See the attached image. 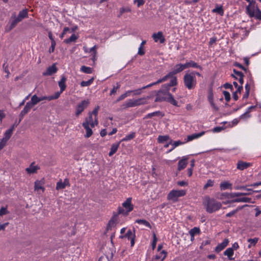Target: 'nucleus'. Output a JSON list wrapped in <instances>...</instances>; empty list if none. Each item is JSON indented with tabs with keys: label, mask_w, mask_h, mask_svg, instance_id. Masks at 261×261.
Listing matches in <instances>:
<instances>
[{
	"label": "nucleus",
	"mask_w": 261,
	"mask_h": 261,
	"mask_svg": "<svg viewBox=\"0 0 261 261\" xmlns=\"http://www.w3.org/2000/svg\"><path fill=\"white\" fill-rule=\"evenodd\" d=\"M184 69H185L184 64H177L174 66L171 71L169 72L162 78L159 79L157 81V83H161L162 82H165L167 81L168 79L171 78L169 84H168V85H166V86L167 87L168 86H175L177 83V78L176 77L174 76V75L182 71Z\"/></svg>",
	"instance_id": "f257e3e1"
},
{
	"label": "nucleus",
	"mask_w": 261,
	"mask_h": 261,
	"mask_svg": "<svg viewBox=\"0 0 261 261\" xmlns=\"http://www.w3.org/2000/svg\"><path fill=\"white\" fill-rule=\"evenodd\" d=\"M183 80L184 85L188 90H192L196 87L197 79L194 71L186 72L184 76Z\"/></svg>",
	"instance_id": "f03ea898"
},
{
	"label": "nucleus",
	"mask_w": 261,
	"mask_h": 261,
	"mask_svg": "<svg viewBox=\"0 0 261 261\" xmlns=\"http://www.w3.org/2000/svg\"><path fill=\"white\" fill-rule=\"evenodd\" d=\"M203 204L206 212L209 213H212L220 210L222 206V204L220 202L210 198L205 199Z\"/></svg>",
	"instance_id": "7ed1b4c3"
},
{
	"label": "nucleus",
	"mask_w": 261,
	"mask_h": 261,
	"mask_svg": "<svg viewBox=\"0 0 261 261\" xmlns=\"http://www.w3.org/2000/svg\"><path fill=\"white\" fill-rule=\"evenodd\" d=\"M246 11L250 17H255L258 19H261V11L258 9L255 2H251L246 7Z\"/></svg>",
	"instance_id": "20e7f679"
},
{
	"label": "nucleus",
	"mask_w": 261,
	"mask_h": 261,
	"mask_svg": "<svg viewBox=\"0 0 261 261\" xmlns=\"http://www.w3.org/2000/svg\"><path fill=\"white\" fill-rule=\"evenodd\" d=\"M186 194L185 190H172L167 195V199L174 202L178 200L179 197L184 196Z\"/></svg>",
	"instance_id": "39448f33"
},
{
	"label": "nucleus",
	"mask_w": 261,
	"mask_h": 261,
	"mask_svg": "<svg viewBox=\"0 0 261 261\" xmlns=\"http://www.w3.org/2000/svg\"><path fill=\"white\" fill-rule=\"evenodd\" d=\"M168 84L164 85L162 89L159 90L158 93L156 94V98L155 99V101H162L164 100H167L168 96H169V89L171 86L166 87V85Z\"/></svg>",
	"instance_id": "423d86ee"
},
{
	"label": "nucleus",
	"mask_w": 261,
	"mask_h": 261,
	"mask_svg": "<svg viewBox=\"0 0 261 261\" xmlns=\"http://www.w3.org/2000/svg\"><path fill=\"white\" fill-rule=\"evenodd\" d=\"M146 102L145 98H141L137 99H130L127 100L123 105L124 109L127 108L135 107L141 105L145 104Z\"/></svg>",
	"instance_id": "0eeeda50"
},
{
	"label": "nucleus",
	"mask_w": 261,
	"mask_h": 261,
	"mask_svg": "<svg viewBox=\"0 0 261 261\" xmlns=\"http://www.w3.org/2000/svg\"><path fill=\"white\" fill-rule=\"evenodd\" d=\"M122 206L124 208H125L126 212H125V211L123 210V208L119 207V214H124L125 215H127L129 212L133 211L134 208V206L132 204V198H127L126 200L122 203Z\"/></svg>",
	"instance_id": "6e6552de"
},
{
	"label": "nucleus",
	"mask_w": 261,
	"mask_h": 261,
	"mask_svg": "<svg viewBox=\"0 0 261 261\" xmlns=\"http://www.w3.org/2000/svg\"><path fill=\"white\" fill-rule=\"evenodd\" d=\"M90 101L88 99L82 100L78 103L76 107L75 115L78 116L89 106Z\"/></svg>",
	"instance_id": "1a4fd4ad"
},
{
	"label": "nucleus",
	"mask_w": 261,
	"mask_h": 261,
	"mask_svg": "<svg viewBox=\"0 0 261 261\" xmlns=\"http://www.w3.org/2000/svg\"><path fill=\"white\" fill-rule=\"evenodd\" d=\"M82 124H87V125H90L91 127H94L98 124V121L96 118H95L94 120L92 113H89V116L86 118L85 121Z\"/></svg>",
	"instance_id": "9d476101"
},
{
	"label": "nucleus",
	"mask_w": 261,
	"mask_h": 261,
	"mask_svg": "<svg viewBox=\"0 0 261 261\" xmlns=\"http://www.w3.org/2000/svg\"><path fill=\"white\" fill-rule=\"evenodd\" d=\"M155 42H159L160 43H163L165 41V37L162 32H158L156 33H153L152 36Z\"/></svg>",
	"instance_id": "9b49d317"
},
{
	"label": "nucleus",
	"mask_w": 261,
	"mask_h": 261,
	"mask_svg": "<svg viewBox=\"0 0 261 261\" xmlns=\"http://www.w3.org/2000/svg\"><path fill=\"white\" fill-rule=\"evenodd\" d=\"M229 240L228 239H225L223 242L220 244H219L215 249V251L219 253L222 250H223L229 244Z\"/></svg>",
	"instance_id": "f8f14e48"
},
{
	"label": "nucleus",
	"mask_w": 261,
	"mask_h": 261,
	"mask_svg": "<svg viewBox=\"0 0 261 261\" xmlns=\"http://www.w3.org/2000/svg\"><path fill=\"white\" fill-rule=\"evenodd\" d=\"M58 68L56 66V64H53L51 66H49L46 70L43 73L44 76L51 75L57 72Z\"/></svg>",
	"instance_id": "ddd939ff"
},
{
	"label": "nucleus",
	"mask_w": 261,
	"mask_h": 261,
	"mask_svg": "<svg viewBox=\"0 0 261 261\" xmlns=\"http://www.w3.org/2000/svg\"><path fill=\"white\" fill-rule=\"evenodd\" d=\"M66 186H69V180L67 178H65L64 180V181H63L61 179L57 183L56 190H62V189L65 188V187Z\"/></svg>",
	"instance_id": "4468645a"
},
{
	"label": "nucleus",
	"mask_w": 261,
	"mask_h": 261,
	"mask_svg": "<svg viewBox=\"0 0 261 261\" xmlns=\"http://www.w3.org/2000/svg\"><path fill=\"white\" fill-rule=\"evenodd\" d=\"M39 169V167L36 165L33 162L31 164L29 167L25 169L26 172L29 174H34L37 173V171Z\"/></svg>",
	"instance_id": "2eb2a0df"
},
{
	"label": "nucleus",
	"mask_w": 261,
	"mask_h": 261,
	"mask_svg": "<svg viewBox=\"0 0 261 261\" xmlns=\"http://www.w3.org/2000/svg\"><path fill=\"white\" fill-rule=\"evenodd\" d=\"M184 66L185 69L188 68H198L200 69V70H202V67L200 65H198L197 63L192 60L186 62L184 64Z\"/></svg>",
	"instance_id": "dca6fc26"
},
{
	"label": "nucleus",
	"mask_w": 261,
	"mask_h": 261,
	"mask_svg": "<svg viewBox=\"0 0 261 261\" xmlns=\"http://www.w3.org/2000/svg\"><path fill=\"white\" fill-rule=\"evenodd\" d=\"M33 108V106L29 102H27L23 109L21 111L19 116L21 119H22L24 116L28 113Z\"/></svg>",
	"instance_id": "f3484780"
},
{
	"label": "nucleus",
	"mask_w": 261,
	"mask_h": 261,
	"mask_svg": "<svg viewBox=\"0 0 261 261\" xmlns=\"http://www.w3.org/2000/svg\"><path fill=\"white\" fill-rule=\"evenodd\" d=\"M231 202H248V203H253L251 201V198L249 197H238L235 198L231 201Z\"/></svg>",
	"instance_id": "a211bd4d"
},
{
	"label": "nucleus",
	"mask_w": 261,
	"mask_h": 261,
	"mask_svg": "<svg viewBox=\"0 0 261 261\" xmlns=\"http://www.w3.org/2000/svg\"><path fill=\"white\" fill-rule=\"evenodd\" d=\"M154 257V258L156 260L163 261L167 256V252L165 250H162L161 251L158 252Z\"/></svg>",
	"instance_id": "6ab92c4d"
},
{
	"label": "nucleus",
	"mask_w": 261,
	"mask_h": 261,
	"mask_svg": "<svg viewBox=\"0 0 261 261\" xmlns=\"http://www.w3.org/2000/svg\"><path fill=\"white\" fill-rule=\"evenodd\" d=\"M187 158L185 156L182 157V158L180 160L178 163V170L181 171L186 168L187 165Z\"/></svg>",
	"instance_id": "aec40b11"
},
{
	"label": "nucleus",
	"mask_w": 261,
	"mask_h": 261,
	"mask_svg": "<svg viewBox=\"0 0 261 261\" xmlns=\"http://www.w3.org/2000/svg\"><path fill=\"white\" fill-rule=\"evenodd\" d=\"M205 134V132L202 131L198 133L193 134L187 137V141H191L194 139H198L202 136Z\"/></svg>",
	"instance_id": "412c9836"
},
{
	"label": "nucleus",
	"mask_w": 261,
	"mask_h": 261,
	"mask_svg": "<svg viewBox=\"0 0 261 261\" xmlns=\"http://www.w3.org/2000/svg\"><path fill=\"white\" fill-rule=\"evenodd\" d=\"M159 84V83H157V81L155 82H153V83H152L150 84H148L145 86H144L143 87H142L140 89H137V90H133L132 91V92L134 93V95H139L141 93V91L143 89H145L146 88H149L153 85H156V84Z\"/></svg>",
	"instance_id": "4be33fe9"
},
{
	"label": "nucleus",
	"mask_w": 261,
	"mask_h": 261,
	"mask_svg": "<svg viewBox=\"0 0 261 261\" xmlns=\"http://www.w3.org/2000/svg\"><path fill=\"white\" fill-rule=\"evenodd\" d=\"M66 80V77L65 76H62L61 80L59 82L58 84L60 88L61 92H63L66 89V85L65 83Z\"/></svg>",
	"instance_id": "5701e85b"
},
{
	"label": "nucleus",
	"mask_w": 261,
	"mask_h": 261,
	"mask_svg": "<svg viewBox=\"0 0 261 261\" xmlns=\"http://www.w3.org/2000/svg\"><path fill=\"white\" fill-rule=\"evenodd\" d=\"M223 254L226 256L229 260L234 259V258L232 257L234 254V251L230 247L226 249L223 252Z\"/></svg>",
	"instance_id": "b1692460"
},
{
	"label": "nucleus",
	"mask_w": 261,
	"mask_h": 261,
	"mask_svg": "<svg viewBox=\"0 0 261 261\" xmlns=\"http://www.w3.org/2000/svg\"><path fill=\"white\" fill-rule=\"evenodd\" d=\"M44 182L43 179L40 180H36L35 182V190L36 191H39V190H42L43 191L44 189L43 187V185H44Z\"/></svg>",
	"instance_id": "393cba45"
},
{
	"label": "nucleus",
	"mask_w": 261,
	"mask_h": 261,
	"mask_svg": "<svg viewBox=\"0 0 261 261\" xmlns=\"http://www.w3.org/2000/svg\"><path fill=\"white\" fill-rule=\"evenodd\" d=\"M28 9H25L20 11L16 17L20 21L24 18L28 17Z\"/></svg>",
	"instance_id": "a878e982"
},
{
	"label": "nucleus",
	"mask_w": 261,
	"mask_h": 261,
	"mask_svg": "<svg viewBox=\"0 0 261 261\" xmlns=\"http://www.w3.org/2000/svg\"><path fill=\"white\" fill-rule=\"evenodd\" d=\"M14 127L15 125H13L10 128L6 130L4 134L3 137L9 140L12 135L14 129Z\"/></svg>",
	"instance_id": "bb28decb"
},
{
	"label": "nucleus",
	"mask_w": 261,
	"mask_h": 261,
	"mask_svg": "<svg viewBox=\"0 0 261 261\" xmlns=\"http://www.w3.org/2000/svg\"><path fill=\"white\" fill-rule=\"evenodd\" d=\"M220 188L221 190L226 189H232V184L227 181L222 182L220 185Z\"/></svg>",
	"instance_id": "cd10ccee"
},
{
	"label": "nucleus",
	"mask_w": 261,
	"mask_h": 261,
	"mask_svg": "<svg viewBox=\"0 0 261 261\" xmlns=\"http://www.w3.org/2000/svg\"><path fill=\"white\" fill-rule=\"evenodd\" d=\"M250 166V164L249 163L240 161L238 163L237 168L241 170H243L248 168V167H249Z\"/></svg>",
	"instance_id": "c85d7f7f"
},
{
	"label": "nucleus",
	"mask_w": 261,
	"mask_h": 261,
	"mask_svg": "<svg viewBox=\"0 0 261 261\" xmlns=\"http://www.w3.org/2000/svg\"><path fill=\"white\" fill-rule=\"evenodd\" d=\"M84 128L86 129V134L85 135V138H89L93 134L92 129L90 127V125H87V124H82Z\"/></svg>",
	"instance_id": "c756f323"
},
{
	"label": "nucleus",
	"mask_w": 261,
	"mask_h": 261,
	"mask_svg": "<svg viewBox=\"0 0 261 261\" xmlns=\"http://www.w3.org/2000/svg\"><path fill=\"white\" fill-rule=\"evenodd\" d=\"M212 12L219 14L220 16L224 15V10L222 6L216 5V8L212 10Z\"/></svg>",
	"instance_id": "7c9ffc66"
},
{
	"label": "nucleus",
	"mask_w": 261,
	"mask_h": 261,
	"mask_svg": "<svg viewBox=\"0 0 261 261\" xmlns=\"http://www.w3.org/2000/svg\"><path fill=\"white\" fill-rule=\"evenodd\" d=\"M163 115H164L162 114V113L161 112L158 111H155V112H152V113H148L146 115L145 118H152V117H153L154 116L163 117Z\"/></svg>",
	"instance_id": "2f4dec72"
},
{
	"label": "nucleus",
	"mask_w": 261,
	"mask_h": 261,
	"mask_svg": "<svg viewBox=\"0 0 261 261\" xmlns=\"http://www.w3.org/2000/svg\"><path fill=\"white\" fill-rule=\"evenodd\" d=\"M33 107L37 105L38 102H39V97H38L36 94L32 96L31 97V99L30 101H28Z\"/></svg>",
	"instance_id": "473e14b6"
},
{
	"label": "nucleus",
	"mask_w": 261,
	"mask_h": 261,
	"mask_svg": "<svg viewBox=\"0 0 261 261\" xmlns=\"http://www.w3.org/2000/svg\"><path fill=\"white\" fill-rule=\"evenodd\" d=\"M80 70L81 71L87 74H91L93 71V69L92 68L86 66H82L81 67Z\"/></svg>",
	"instance_id": "72a5a7b5"
},
{
	"label": "nucleus",
	"mask_w": 261,
	"mask_h": 261,
	"mask_svg": "<svg viewBox=\"0 0 261 261\" xmlns=\"http://www.w3.org/2000/svg\"><path fill=\"white\" fill-rule=\"evenodd\" d=\"M253 84V81L251 76L249 77L247 83L245 85V90L246 92L250 91V87Z\"/></svg>",
	"instance_id": "f704fd0d"
},
{
	"label": "nucleus",
	"mask_w": 261,
	"mask_h": 261,
	"mask_svg": "<svg viewBox=\"0 0 261 261\" xmlns=\"http://www.w3.org/2000/svg\"><path fill=\"white\" fill-rule=\"evenodd\" d=\"M119 147V144H113L111 146L110 151L109 153V155L111 156L117 151Z\"/></svg>",
	"instance_id": "c9c22d12"
},
{
	"label": "nucleus",
	"mask_w": 261,
	"mask_h": 261,
	"mask_svg": "<svg viewBox=\"0 0 261 261\" xmlns=\"http://www.w3.org/2000/svg\"><path fill=\"white\" fill-rule=\"evenodd\" d=\"M135 222L138 224H139L143 225H144L147 227H149L150 228H151V225H150V223L147 221H146L145 220L138 219V220H136Z\"/></svg>",
	"instance_id": "e433bc0d"
},
{
	"label": "nucleus",
	"mask_w": 261,
	"mask_h": 261,
	"mask_svg": "<svg viewBox=\"0 0 261 261\" xmlns=\"http://www.w3.org/2000/svg\"><path fill=\"white\" fill-rule=\"evenodd\" d=\"M77 39V36L75 34H73L69 38L65 39L64 42L66 44H69L72 42H75Z\"/></svg>",
	"instance_id": "4c0bfd02"
},
{
	"label": "nucleus",
	"mask_w": 261,
	"mask_h": 261,
	"mask_svg": "<svg viewBox=\"0 0 261 261\" xmlns=\"http://www.w3.org/2000/svg\"><path fill=\"white\" fill-rule=\"evenodd\" d=\"M167 101H168L169 102H170L171 104L175 106H177V101L174 98L172 95H171L170 93L169 94V96H168V98L167 99Z\"/></svg>",
	"instance_id": "58836bf2"
},
{
	"label": "nucleus",
	"mask_w": 261,
	"mask_h": 261,
	"mask_svg": "<svg viewBox=\"0 0 261 261\" xmlns=\"http://www.w3.org/2000/svg\"><path fill=\"white\" fill-rule=\"evenodd\" d=\"M12 18H14V19L11 22L9 30H11L14 28L16 25V24L20 21L16 16H13Z\"/></svg>",
	"instance_id": "ea45409f"
},
{
	"label": "nucleus",
	"mask_w": 261,
	"mask_h": 261,
	"mask_svg": "<svg viewBox=\"0 0 261 261\" xmlns=\"http://www.w3.org/2000/svg\"><path fill=\"white\" fill-rule=\"evenodd\" d=\"M200 232V229L198 227H194L191 229L189 231V234L191 236V238H193L195 234H198Z\"/></svg>",
	"instance_id": "a19ab883"
},
{
	"label": "nucleus",
	"mask_w": 261,
	"mask_h": 261,
	"mask_svg": "<svg viewBox=\"0 0 261 261\" xmlns=\"http://www.w3.org/2000/svg\"><path fill=\"white\" fill-rule=\"evenodd\" d=\"M115 225H116V220L114 219V218H113L109 221V222L107 225V230L111 229V228L113 227H114Z\"/></svg>",
	"instance_id": "79ce46f5"
},
{
	"label": "nucleus",
	"mask_w": 261,
	"mask_h": 261,
	"mask_svg": "<svg viewBox=\"0 0 261 261\" xmlns=\"http://www.w3.org/2000/svg\"><path fill=\"white\" fill-rule=\"evenodd\" d=\"M258 241V239L255 238L253 239H249L248 242L250 243L248 245V247L250 248L252 246H255Z\"/></svg>",
	"instance_id": "37998d69"
},
{
	"label": "nucleus",
	"mask_w": 261,
	"mask_h": 261,
	"mask_svg": "<svg viewBox=\"0 0 261 261\" xmlns=\"http://www.w3.org/2000/svg\"><path fill=\"white\" fill-rule=\"evenodd\" d=\"M94 77L91 78L87 81H82L81 83V86L82 87H87L90 86L93 82Z\"/></svg>",
	"instance_id": "c03bdc74"
},
{
	"label": "nucleus",
	"mask_w": 261,
	"mask_h": 261,
	"mask_svg": "<svg viewBox=\"0 0 261 261\" xmlns=\"http://www.w3.org/2000/svg\"><path fill=\"white\" fill-rule=\"evenodd\" d=\"M135 137V133H132L130 134L126 135L124 138L122 139V141H128L133 139Z\"/></svg>",
	"instance_id": "a18cd8bd"
},
{
	"label": "nucleus",
	"mask_w": 261,
	"mask_h": 261,
	"mask_svg": "<svg viewBox=\"0 0 261 261\" xmlns=\"http://www.w3.org/2000/svg\"><path fill=\"white\" fill-rule=\"evenodd\" d=\"M169 139V137L167 135L159 136L158 138V140L159 143H163L165 141H168Z\"/></svg>",
	"instance_id": "49530a36"
},
{
	"label": "nucleus",
	"mask_w": 261,
	"mask_h": 261,
	"mask_svg": "<svg viewBox=\"0 0 261 261\" xmlns=\"http://www.w3.org/2000/svg\"><path fill=\"white\" fill-rule=\"evenodd\" d=\"M125 237L127 238L128 240H130L132 238H135V233L129 229L127 231Z\"/></svg>",
	"instance_id": "de8ad7c7"
},
{
	"label": "nucleus",
	"mask_w": 261,
	"mask_h": 261,
	"mask_svg": "<svg viewBox=\"0 0 261 261\" xmlns=\"http://www.w3.org/2000/svg\"><path fill=\"white\" fill-rule=\"evenodd\" d=\"M243 76L244 75L237 79L239 82V83L241 84V86H239L238 88V91H239V93H240L242 89H243L242 85L243 84L244 80H243Z\"/></svg>",
	"instance_id": "09e8293b"
},
{
	"label": "nucleus",
	"mask_w": 261,
	"mask_h": 261,
	"mask_svg": "<svg viewBox=\"0 0 261 261\" xmlns=\"http://www.w3.org/2000/svg\"><path fill=\"white\" fill-rule=\"evenodd\" d=\"M233 74L232 75L236 79L243 75V73L241 71H237L236 69H233Z\"/></svg>",
	"instance_id": "8fccbe9b"
},
{
	"label": "nucleus",
	"mask_w": 261,
	"mask_h": 261,
	"mask_svg": "<svg viewBox=\"0 0 261 261\" xmlns=\"http://www.w3.org/2000/svg\"><path fill=\"white\" fill-rule=\"evenodd\" d=\"M62 93V92H61V91H59L55 93L53 95L49 96V101L58 98Z\"/></svg>",
	"instance_id": "3c124183"
},
{
	"label": "nucleus",
	"mask_w": 261,
	"mask_h": 261,
	"mask_svg": "<svg viewBox=\"0 0 261 261\" xmlns=\"http://www.w3.org/2000/svg\"><path fill=\"white\" fill-rule=\"evenodd\" d=\"M240 117L238 118L234 119L231 122L229 123V125L230 127H233L238 124L240 121Z\"/></svg>",
	"instance_id": "603ef678"
},
{
	"label": "nucleus",
	"mask_w": 261,
	"mask_h": 261,
	"mask_svg": "<svg viewBox=\"0 0 261 261\" xmlns=\"http://www.w3.org/2000/svg\"><path fill=\"white\" fill-rule=\"evenodd\" d=\"M8 140L4 138V137L0 140V150L2 149L6 145Z\"/></svg>",
	"instance_id": "864d4df0"
},
{
	"label": "nucleus",
	"mask_w": 261,
	"mask_h": 261,
	"mask_svg": "<svg viewBox=\"0 0 261 261\" xmlns=\"http://www.w3.org/2000/svg\"><path fill=\"white\" fill-rule=\"evenodd\" d=\"M251 117L250 114H248V112H245L242 114L239 117L240 119L247 120Z\"/></svg>",
	"instance_id": "5fc2aeb1"
},
{
	"label": "nucleus",
	"mask_w": 261,
	"mask_h": 261,
	"mask_svg": "<svg viewBox=\"0 0 261 261\" xmlns=\"http://www.w3.org/2000/svg\"><path fill=\"white\" fill-rule=\"evenodd\" d=\"M170 144H172V149H174L175 147L178 146L180 145H181L182 142L180 141H176L172 143L171 141H170Z\"/></svg>",
	"instance_id": "6e6d98bb"
},
{
	"label": "nucleus",
	"mask_w": 261,
	"mask_h": 261,
	"mask_svg": "<svg viewBox=\"0 0 261 261\" xmlns=\"http://www.w3.org/2000/svg\"><path fill=\"white\" fill-rule=\"evenodd\" d=\"M157 242V238L155 233L153 234V241L151 244L152 250H154L156 247V244Z\"/></svg>",
	"instance_id": "4d7b16f0"
},
{
	"label": "nucleus",
	"mask_w": 261,
	"mask_h": 261,
	"mask_svg": "<svg viewBox=\"0 0 261 261\" xmlns=\"http://www.w3.org/2000/svg\"><path fill=\"white\" fill-rule=\"evenodd\" d=\"M207 99L209 102L214 101L213 93L212 90H210L208 93Z\"/></svg>",
	"instance_id": "13d9d810"
},
{
	"label": "nucleus",
	"mask_w": 261,
	"mask_h": 261,
	"mask_svg": "<svg viewBox=\"0 0 261 261\" xmlns=\"http://www.w3.org/2000/svg\"><path fill=\"white\" fill-rule=\"evenodd\" d=\"M240 209H241V208L238 207L236 210H233L231 212L227 213L226 215V217H230L233 216L234 214H236L237 213V212L239 211V210H240Z\"/></svg>",
	"instance_id": "bf43d9fd"
},
{
	"label": "nucleus",
	"mask_w": 261,
	"mask_h": 261,
	"mask_svg": "<svg viewBox=\"0 0 261 261\" xmlns=\"http://www.w3.org/2000/svg\"><path fill=\"white\" fill-rule=\"evenodd\" d=\"M225 127L223 126H216L213 129V132L214 133H219L222 130H224Z\"/></svg>",
	"instance_id": "052dcab7"
},
{
	"label": "nucleus",
	"mask_w": 261,
	"mask_h": 261,
	"mask_svg": "<svg viewBox=\"0 0 261 261\" xmlns=\"http://www.w3.org/2000/svg\"><path fill=\"white\" fill-rule=\"evenodd\" d=\"M214 185V181L211 180L209 179L207 181L206 184L204 186V189H206L209 187H212Z\"/></svg>",
	"instance_id": "680f3d73"
},
{
	"label": "nucleus",
	"mask_w": 261,
	"mask_h": 261,
	"mask_svg": "<svg viewBox=\"0 0 261 261\" xmlns=\"http://www.w3.org/2000/svg\"><path fill=\"white\" fill-rule=\"evenodd\" d=\"M98 47L96 45H95L92 47L89 48V53H91L92 54H94L95 53H97V49Z\"/></svg>",
	"instance_id": "e2e57ef3"
},
{
	"label": "nucleus",
	"mask_w": 261,
	"mask_h": 261,
	"mask_svg": "<svg viewBox=\"0 0 261 261\" xmlns=\"http://www.w3.org/2000/svg\"><path fill=\"white\" fill-rule=\"evenodd\" d=\"M56 45V41H52L51 42V46L50 47V48L49 49V52L50 53H53L54 51Z\"/></svg>",
	"instance_id": "0e129e2a"
},
{
	"label": "nucleus",
	"mask_w": 261,
	"mask_h": 261,
	"mask_svg": "<svg viewBox=\"0 0 261 261\" xmlns=\"http://www.w3.org/2000/svg\"><path fill=\"white\" fill-rule=\"evenodd\" d=\"M99 109V107L98 106H97L94 108V109L91 112H89V113H92V115H94L95 116V118H96Z\"/></svg>",
	"instance_id": "69168bd1"
},
{
	"label": "nucleus",
	"mask_w": 261,
	"mask_h": 261,
	"mask_svg": "<svg viewBox=\"0 0 261 261\" xmlns=\"http://www.w3.org/2000/svg\"><path fill=\"white\" fill-rule=\"evenodd\" d=\"M223 94H224L225 100L227 101H228L230 99L229 93L227 91H225L223 92Z\"/></svg>",
	"instance_id": "338daca9"
},
{
	"label": "nucleus",
	"mask_w": 261,
	"mask_h": 261,
	"mask_svg": "<svg viewBox=\"0 0 261 261\" xmlns=\"http://www.w3.org/2000/svg\"><path fill=\"white\" fill-rule=\"evenodd\" d=\"M7 213L8 211L7 208L3 207L0 209V216L7 214Z\"/></svg>",
	"instance_id": "774afa93"
}]
</instances>
